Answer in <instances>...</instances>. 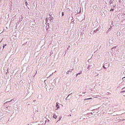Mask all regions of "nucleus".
<instances>
[{"label": "nucleus", "mask_w": 125, "mask_h": 125, "mask_svg": "<svg viewBox=\"0 0 125 125\" xmlns=\"http://www.w3.org/2000/svg\"><path fill=\"white\" fill-rule=\"evenodd\" d=\"M0 42H2V40H1V41H0Z\"/></svg>", "instance_id": "17"}, {"label": "nucleus", "mask_w": 125, "mask_h": 125, "mask_svg": "<svg viewBox=\"0 0 125 125\" xmlns=\"http://www.w3.org/2000/svg\"><path fill=\"white\" fill-rule=\"evenodd\" d=\"M71 72H72V70H69L66 72V74H69L70 73H71Z\"/></svg>", "instance_id": "1"}, {"label": "nucleus", "mask_w": 125, "mask_h": 125, "mask_svg": "<svg viewBox=\"0 0 125 125\" xmlns=\"http://www.w3.org/2000/svg\"><path fill=\"white\" fill-rule=\"evenodd\" d=\"M71 116V115H69V116Z\"/></svg>", "instance_id": "20"}, {"label": "nucleus", "mask_w": 125, "mask_h": 125, "mask_svg": "<svg viewBox=\"0 0 125 125\" xmlns=\"http://www.w3.org/2000/svg\"><path fill=\"white\" fill-rule=\"evenodd\" d=\"M91 99H92V98H88V99H84V100L85 101V100H90Z\"/></svg>", "instance_id": "3"}, {"label": "nucleus", "mask_w": 125, "mask_h": 125, "mask_svg": "<svg viewBox=\"0 0 125 125\" xmlns=\"http://www.w3.org/2000/svg\"><path fill=\"white\" fill-rule=\"evenodd\" d=\"M56 107L58 109L60 107V106L58 105V104H57V103L56 104Z\"/></svg>", "instance_id": "4"}, {"label": "nucleus", "mask_w": 125, "mask_h": 125, "mask_svg": "<svg viewBox=\"0 0 125 125\" xmlns=\"http://www.w3.org/2000/svg\"><path fill=\"white\" fill-rule=\"evenodd\" d=\"M6 44L4 45V46H6Z\"/></svg>", "instance_id": "18"}, {"label": "nucleus", "mask_w": 125, "mask_h": 125, "mask_svg": "<svg viewBox=\"0 0 125 125\" xmlns=\"http://www.w3.org/2000/svg\"><path fill=\"white\" fill-rule=\"evenodd\" d=\"M53 75V73H52V74L50 75L49 77H51V76H52Z\"/></svg>", "instance_id": "12"}, {"label": "nucleus", "mask_w": 125, "mask_h": 125, "mask_svg": "<svg viewBox=\"0 0 125 125\" xmlns=\"http://www.w3.org/2000/svg\"><path fill=\"white\" fill-rule=\"evenodd\" d=\"M62 16H64V12L62 13Z\"/></svg>", "instance_id": "7"}, {"label": "nucleus", "mask_w": 125, "mask_h": 125, "mask_svg": "<svg viewBox=\"0 0 125 125\" xmlns=\"http://www.w3.org/2000/svg\"><path fill=\"white\" fill-rule=\"evenodd\" d=\"M77 76H78V74H77Z\"/></svg>", "instance_id": "21"}, {"label": "nucleus", "mask_w": 125, "mask_h": 125, "mask_svg": "<svg viewBox=\"0 0 125 125\" xmlns=\"http://www.w3.org/2000/svg\"><path fill=\"white\" fill-rule=\"evenodd\" d=\"M5 46H3V48H4V47H5Z\"/></svg>", "instance_id": "13"}, {"label": "nucleus", "mask_w": 125, "mask_h": 125, "mask_svg": "<svg viewBox=\"0 0 125 125\" xmlns=\"http://www.w3.org/2000/svg\"><path fill=\"white\" fill-rule=\"evenodd\" d=\"M1 43V42H0V43Z\"/></svg>", "instance_id": "19"}, {"label": "nucleus", "mask_w": 125, "mask_h": 125, "mask_svg": "<svg viewBox=\"0 0 125 125\" xmlns=\"http://www.w3.org/2000/svg\"><path fill=\"white\" fill-rule=\"evenodd\" d=\"M0 42H2V40H1V41H0Z\"/></svg>", "instance_id": "16"}, {"label": "nucleus", "mask_w": 125, "mask_h": 125, "mask_svg": "<svg viewBox=\"0 0 125 125\" xmlns=\"http://www.w3.org/2000/svg\"><path fill=\"white\" fill-rule=\"evenodd\" d=\"M110 11H114V9H111Z\"/></svg>", "instance_id": "9"}, {"label": "nucleus", "mask_w": 125, "mask_h": 125, "mask_svg": "<svg viewBox=\"0 0 125 125\" xmlns=\"http://www.w3.org/2000/svg\"><path fill=\"white\" fill-rule=\"evenodd\" d=\"M104 69H106V68H105V67L104 66Z\"/></svg>", "instance_id": "15"}, {"label": "nucleus", "mask_w": 125, "mask_h": 125, "mask_svg": "<svg viewBox=\"0 0 125 125\" xmlns=\"http://www.w3.org/2000/svg\"><path fill=\"white\" fill-rule=\"evenodd\" d=\"M69 96H70V95H69L66 97V98L65 99V100H67V99H68V98L69 97Z\"/></svg>", "instance_id": "6"}, {"label": "nucleus", "mask_w": 125, "mask_h": 125, "mask_svg": "<svg viewBox=\"0 0 125 125\" xmlns=\"http://www.w3.org/2000/svg\"><path fill=\"white\" fill-rule=\"evenodd\" d=\"M97 31H98V30H95V31H94L95 33L97 32Z\"/></svg>", "instance_id": "11"}, {"label": "nucleus", "mask_w": 125, "mask_h": 125, "mask_svg": "<svg viewBox=\"0 0 125 125\" xmlns=\"http://www.w3.org/2000/svg\"><path fill=\"white\" fill-rule=\"evenodd\" d=\"M124 79H125V77H124V78H123V80H124Z\"/></svg>", "instance_id": "14"}, {"label": "nucleus", "mask_w": 125, "mask_h": 125, "mask_svg": "<svg viewBox=\"0 0 125 125\" xmlns=\"http://www.w3.org/2000/svg\"><path fill=\"white\" fill-rule=\"evenodd\" d=\"M53 118L54 119H57V116L56 115H54L53 116Z\"/></svg>", "instance_id": "2"}, {"label": "nucleus", "mask_w": 125, "mask_h": 125, "mask_svg": "<svg viewBox=\"0 0 125 125\" xmlns=\"http://www.w3.org/2000/svg\"><path fill=\"white\" fill-rule=\"evenodd\" d=\"M62 117H60L59 118V121H60L61 120V118H62Z\"/></svg>", "instance_id": "10"}, {"label": "nucleus", "mask_w": 125, "mask_h": 125, "mask_svg": "<svg viewBox=\"0 0 125 125\" xmlns=\"http://www.w3.org/2000/svg\"><path fill=\"white\" fill-rule=\"evenodd\" d=\"M25 5H26V6L28 5V2H25Z\"/></svg>", "instance_id": "8"}, {"label": "nucleus", "mask_w": 125, "mask_h": 125, "mask_svg": "<svg viewBox=\"0 0 125 125\" xmlns=\"http://www.w3.org/2000/svg\"><path fill=\"white\" fill-rule=\"evenodd\" d=\"M13 100H11V101H8V102H6L5 103H9V102H11L12 101H13Z\"/></svg>", "instance_id": "5"}]
</instances>
